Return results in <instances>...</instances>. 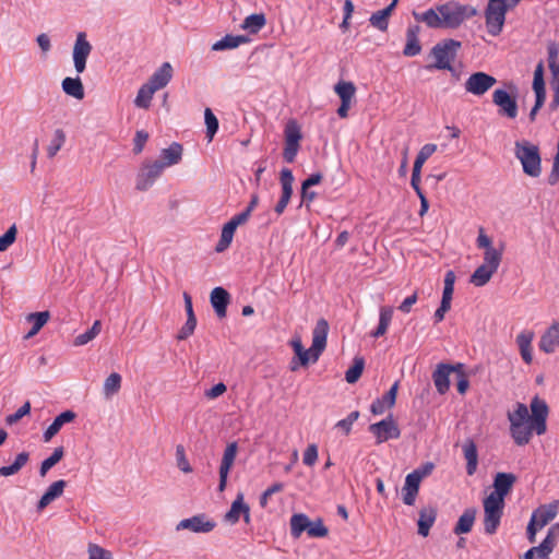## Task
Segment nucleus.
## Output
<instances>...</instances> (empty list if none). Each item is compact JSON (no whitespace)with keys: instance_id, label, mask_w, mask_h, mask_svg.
I'll return each mask as SVG.
<instances>
[{"instance_id":"obj_1","label":"nucleus","mask_w":559,"mask_h":559,"mask_svg":"<svg viewBox=\"0 0 559 559\" xmlns=\"http://www.w3.org/2000/svg\"><path fill=\"white\" fill-rule=\"evenodd\" d=\"M477 11L472 5L462 4L457 1H448L438 4L425 12H413L417 22L425 23L430 28H457L466 20L476 15Z\"/></svg>"},{"instance_id":"obj_2","label":"nucleus","mask_w":559,"mask_h":559,"mask_svg":"<svg viewBox=\"0 0 559 559\" xmlns=\"http://www.w3.org/2000/svg\"><path fill=\"white\" fill-rule=\"evenodd\" d=\"M532 416L527 424L510 425V432L518 445H525L530 442L533 431L538 436L547 430L546 419L548 416V406L546 402L535 396L531 402Z\"/></svg>"},{"instance_id":"obj_3","label":"nucleus","mask_w":559,"mask_h":559,"mask_svg":"<svg viewBox=\"0 0 559 559\" xmlns=\"http://www.w3.org/2000/svg\"><path fill=\"white\" fill-rule=\"evenodd\" d=\"M329 333V323L325 319H319L312 331V345L305 349L300 337L290 341V345L298 357L300 365L306 366L310 360L316 362L321 353L325 349Z\"/></svg>"},{"instance_id":"obj_4","label":"nucleus","mask_w":559,"mask_h":559,"mask_svg":"<svg viewBox=\"0 0 559 559\" xmlns=\"http://www.w3.org/2000/svg\"><path fill=\"white\" fill-rule=\"evenodd\" d=\"M461 47V41L452 38L439 41L430 50V57L435 59V62L426 68L428 70L437 69L453 72L452 63L456 59Z\"/></svg>"},{"instance_id":"obj_5","label":"nucleus","mask_w":559,"mask_h":559,"mask_svg":"<svg viewBox=\"0 0 559 559\" xmlns=\"http://www.w3.org/2000/svg\"><path fill=\"white\" fill-rule=\"evenodd\" d=\"M515 157L521 162L525 175L533 178L542 174V158L537 145L528 141H516L514 145Z\"/></svg>"},{"instance_id":"obj_6","label":"nucleus","mask_w":559,"mask_h":559,"mask_svg":"<svg viewBox=\"0 0 559 559\" xmlns=\"http://www.w3.org/2000/svg\"><path fill=\"white\" fill-rule=\"evenodd\" d=\"M513 4L504 0H489L486 11V27L487 32L492 36H498L503 28L506 14Z\"/></svg>"},{"instance_id":"obj_7","label":"nucleus","mask_w":559,"mask_h":559,"mask_svg":"<svg viewBox=\"0 0 559 559\" xmlns=\"http://www.w3.org/2000/svg\"><path fill=\"white\" fill-rule=\"evenodd\" d=\"M504 500L488 495L484 499V528L486 534L492 535L497 532L503 515Z\"/></svg>"},{"instance_id":"obj_8","label":"nucleus","mask_w":559,"mask_h":559,"mask_svg":"<svg viewBox=\"0 0 559 559\" xmlns=\"http://www.w3.org/2000/svg\"><path fill=\"white\" fill-rule=\"evenodd\" d=\"M369 431L376 437L377 443L379 444L390 439H397L401 436V430L392 415H389L378 423L371 424Z\"/></svg>"},{"instance_id":"obj_9","label":"nucleus","mask_w":559,"mask_h":559,"mask_svg":"<svg viewBox=\"0 0 559 559\" xmlns=\"http://www.w3.org/2000/svg\"><path fill=\"white\" fill-rule=\"evenodd\" d=\"M476 245L479 249H485L484 264L490 265L498 270L502 259L503 246L500 249L492 247V240L485 234V229L483 227H479L478 229Z\"/></svg>"},{"instance_id":"obj_10","label":"nucleus","mask_w":559,"mask_h":559,"mask_svg":"<svg viewBox=\"0 0 559 559\" xmlns=\"http://www.w3.org/2000/svg\"><path fill=\"white\" fill-rule=\"evenodd\" d=\"M497 80L495 76L486 72H475L468 76L464 87L465 91L475 96H483L486 94L495 84Z\"/></svg>"},{"instance_id":"obj_11","label":"nucleus","mask_w":559,"mask_h":559,"mask_svg":"<svg viewBox=\"0 0 559 559\" xmlns=\"http://www.w3.org/2000/svg\"><path fill=\"white\" fill-rule=\"evenodd\" d=\"M216 527L215 521L207 518L206 514L200 513L188 519L181 520L176 525V531L188 530L192 533H210Z\"/></svg>"},{"instance_id":"obj_12","label":"nucleus","mask_w":559,"mask_h":559,"mask_svg":"<svg viewBox=\"0 0 559 559\" xmlns=\"http://www.w3.org/2000/svg\"><path fill=\"white\" fill-rule=\"evenodd\" d=\"M92 51V45L86 39V34L80 32L73 46V63L78 73H83L86 69V61Z\"/></svg>"},{"instance_id":"obj_13","label":"nucleus","mask_w":559,"mask_h":559,"mask_svg":"<svg viewBox=\"0 0 559 559\" xmlns=\"http://www.w3.org/2000/svg\"><path fill=\"white\" fill-rule=\"evenodd\" d=\"M492 103L499 107V114L514 119L518 116L516 97L511 96L506 90L498 88L492 93Z\"/></svg>"},{"instance_id":"obj_14","label":"nucleus","mask_w":559,"mask_h":559,"mask_svg":"<svg viewBox=\"0 0 559 559\" xmlns=\"http://www.w3.org/2000/svg\"><path fill=\"white\" fill-rule=\"evenodd\" d=\"M334 92L341 98V105L337 109V115L341 118H346L356 94V86L353 82L340 81L337 84H335Z\"/></svg>"},{"instance_id":"obj_15","label":"nucleus","mask_w":559,"mask_h":559,"mask_svg":"<svg viewBox=\"0 0 559 559\" xmlns=\"http://www.w3.org/2000/svg\"><path fill=\"white\" fill-rule=\"evenodd\" d=\"M163 170L164 168L159 160L145 164L136 177V189L140 191L147 190L162 175Z\"/></svg>"},{"instance_id":"obj_16","label":"nucleus","mask_w":559,"mask_h":559,"mask_svg":"<svg viewBox=\"0 0 559 559\" xmlns=\"http://www.w3.org/2000/svg\"><path fill=\"white\" fill-rule=\"evenodd\" d=\"M463 367V364H439L437 366L436 370L432 373V380L438 393L444 394L445 392H448L450 388V374L455 371H461Z\"/></svg>"},{"instance_id":"obj_17","label":"nucleus","mask_w":559,"mask_h":559,"mask_svg":"<svg viewBox=\"0 0 559 559\" xmlns=\"http://www.w3.org/2000/svg\"><path fill=\"white\" fill-rule=\"evenodd\" d=\"M425 477V473L413 471L405 478V484L402 488V499L406 506H414L416 497L419 491V486Z\"/></svg>"},{"instance_id":"obj_18","label":"nucleus","mask_w":559,"mask_h":559,"mask_svg":"<svg viewBox=\"0 0 559 559\" xmlns=\"http://www.w3.org/2000/svg\"><path fill=\"white\" fill-rule=\"evenodd\" d=\"M238 445L236 442L229 443L223 454V459L219 466V484L218 490L222 492L226 488L227 477L229 471L235 462L237 455Z\"/></svg>"},{"instance_id":"obj_19","label":"nucleus","mask_w":559,"mask_h":559,"mask_svg":"<svg viewBox=\"0 0 559 559\" xmlns=\"http://www.w3.org/2000/svg\"><path fill=\"white\" fill-rule=\"evenodd\" d=\"M558 510L559 500L552 501L548 504H542L533 511L531 521L543 528L556 518Z\"/></svg>"},{"instance_id":"obj_20","label":"nucleus","mask_w":559,"mask_h":559,"mask_svg":"<svg viewBox=\"0 0 559 559\" xmlns=\"http://www.w3.org/2000/svg\"><path fill=\"white\" fill-rule=\"evenodd\" d=\"M516 481V476L512 473H497L493 478V491L489 495L504 500L506 496L511 491Z\"/></svg>"},{"instance_id":"obj_21","label":"nucleus","mask_w":559,"mask_h":559,"mask_svg":"<svg viewBox=\"0 0 559 559\" xmlns=\"http://www.w3.org/2000/svg\"><path fill=\"white\" fill-rule=\"evenodd\" d=\"M211 305L218 318H225L230 302L229 293L223 287H215L210 295Z\"/></svg>"},{"instance_id":"obj_22","label":"nucleus","mask_w":559,"mask_h":559,"mask_svg":"<svg viewBox=\"0 0 559 559\" xmlns=\"http://www.w3.org/2000/svg\"><path fill=\"white\" fill-rule=\"evenodd\" d=\"M437 508L433 506L423 507L419 510V518L417 521L418 534L423 537L429 535L430 528L433 526L437 519Z\"/></svg>"},{"instance_id":"obj_23","label":"nucleus","mask_w":559,"mask_h":559,"mask_svg":"<svg viewBox=\"0 0 559 559\" xmlns=\"http://www.w3.org/2000/svg\"><path fill=\"white\" fill-rule=\"evenodd\" d=\"M173 78V67L169 62H164L146 82L155 91L164 88Z\"/></svg>"},{"instance_id":"obj_24","label":"nucleus","mask_w":559,"mask_h":559,"mask_svg":"<svg viewBox=\"0 0 559 559\" xmlns=\"http://www.w3.org/2000/svg\"><path fill=\"white\" fill-rule=\"evenodd\" d=\"M399 390V382H395L390 390L381 397L372 402L370 411L373 415H381L386 408L394 406L396 394Z\"/></svg>"},{"instance_id":"obj_25","label":"nucleus","mask_w":559,"mask_h":559,"mask_svg":"<svg viewBox=\"0 0 559 559\" xmlns=\"http://www.w3.org/2000/svg\"><path fill=\"white\" fill-rule=\"evenodd\" d=\"M76 417L73 411H64L59 414L53 421L44 431L43 438L45 442L50 441L62 428L63 425L72 423Z\"/></svg>"},{"instance_id":"obj_26","label":"nucleus","mask_w":559,"mask_h":559,"mask_svg":"<svg viewBox=\"0 0 559 559\" xmlns=\"http://www.w3.org/2000/svg\"><path fill=\"white\" fill-rule=\"evenodd\" d=\"M67 487V481L63 479L53 481L45 491V493L40 497L37 502V510L41 511L46 507H48L52 501L62 496L64 488Z\"/></svg>"},{"instance_id":"obj_27","label":"nucleus","mask_w":559,"mask_h":559,"mask_svg":"<svg viewBox=\"0 0 559 559\" xmlns=\"http://www.w3.org/2000/svg\"><path fill=\"white\" fill-rule=\"evenodd\" d=\"M420 33L419 25H411L406 32V45L404 47L403 53L406 57H414L420 53L421 45L418 39V35Z\"/></svg>"},{"instance_id":"obj_28","label":"nucleus","mask_w":559,"mask_h":559,"mask_svg":"<svg viewBox=\"0 0 559 559\" xmlns=\"http://www.w3.org/2000/svg\"><path fill=\"white\" fill-rule=\"evenodd\" d=\"M559 347V324L554 323L546 333L540 337L539 348L551 354Z\"/></svg>"},{"instance_id":"obj_29","label":"nucleus","mask_w":559,"mask_h":559,"mask_svg":"<svg viewBox=\"0 0 559 559\" xmlns=\"http://www.w3.org/2000/svg\"><path fill=\"white\" fill-rule=\"evenodd\" d=\"M61 87L64 94L78 100H82L85 96L84 85L82 80L76 78L67 76L61 82Z\"/></svg>"},{"instance_id":"obj_30","label":"nucleus","mask_w":559,"mask_h":559,"mask_svg":"<svg viewBox=\"0 0 559 559\" xmlns=\"http://www.w3.org/2000/svg\"><path fill=\"white\" fill-rule=\"evenodd\" d=\"M476 513L477 511L475 508L465 509L462 515L459 518L455 526L453 527V533L455 535L469 533L475 523Z\"/></svg>"},{"instance_id":"obj_31","label":"nucleus","mask_w":559,"mask_h":559,"mask_svg":"<svg viewBox=\"0 0 559 559\" xmlns=\"http://www.w3.org/2000/svg\"><path fill=\"white\" fill-rule=\"evenodd\" d=\"M247 506L243 500V493L239 492L231 502L230 509L225 513L224 521L230 525L238 523Z\"/></svg>"},{"instance_id":"obj_32","label":"nucleus","mask_w":559,"mask_h":559,"mask_svg":"<svg viewBox=\"0 0 559 559\" xmlns=\"http://www.w3.org/2000/svg\"><path fill=\"white\" fill-rule=\"evenodd\" d=\"M463 453L466 460V473L472 476L475 474L478 465L477 447L472 439H467L463 444Z\"/></svg>"},{"instance_id":"obj_33","label":"nucleus","mask_w":559,"mask_h":559,"mask_svg":"<svg viewBox=\"0 0 559 559\" xmlns=\"http://www.w3.org/2000/svg\"><path fill=\"white\" fill-rule=\"evenodd\" d=\"M182 157L181 144L174 142L169 147L163 148L160 152V164L163 168L178 164Z\"/></svg>"},{"instance_id":"obj_34","label":"nucleus","mask_w":559,"mask_h":559,"mask_svg":"<svg viewBox=\"0 0 559 559\" xmlns=\"http://www.w3.org/2000/svg\"><path fill=\"white\" fill-rule=\"evenodd\" d=\"M250 39L245 35H226L222 39L215 41L212 45L213 51H222L227 49H234L239 47L241 44L248 43Z\"/></svg>"},{"instance_id":"obj_35","label":"nucleus","mask_w":559,"mask_h":559,"mask_svg":"<svg viewBox=\"0 0 559 559\" xmlns=\"http://www.w3.org/2000/svg\"><path fill=\"white\" fill-rule=\"evenodd\" d=\"M29 461V453L26 451L20 452L12 464L0 467V476L9 477L17 474Z\"/></svg>"},{"instance_id":"obj_36","label":"nucleus","mask_w":559,"mask_h":559,"mask_svg":"<svg viewBox=\"0 0 559 559\" xmlns=\"http://www.w3.org/2000/svg\"><path fill=\"white\" fill-rule=\"evenodd\" d=\"M496 272H497L496 267H492L490 265H487V264L483 263L472 274L471 282L475 286L481 287V286L486 285L490 281V278L492 277V275Z\"/></svg>"},{"instance_id":"obj_37","label":"nucleus","mask_w":559,"mask_h":559,"mask_svg":"<svg viewBox=\"0 0 559 559\" xmlns=\"http://www.w3.org/2000/svg\"><path fill=\"white\" fill-rule=\"evenodd\" d=\"M533 337L534 334L532 332H522L516 336V344L520 348L521 356L526 364H531L533 359L531 347Z\"/></svg>"},{"instance_id":"obj_38","label":"nucleus","mask_w":559,"mask_h":559,"mask_svg":"<svg viewBox=\"0 0 559 559\" xmlns=\"http://www.w3.org/2000/svg\"><path fill=\"white\" fill-rule=\"evenodd\" d=\"M266 24V19L263 13H253L248 15L240 27L250 34L259 33Z\"/></svg>"},{"instance_id":"obj_39","label":"nucleus","mask_w":559,"mask_h":559,"mask_svg":"<svg viewBox=\"0 0 559 559\" xmlns=\"http://www.w3.org/2000/svg\"><path fill=\"white\" fill-rule=\"evenodd\" d=\"M392 317H393V308L392 307H381L380 313H379L378 328L376 329V331H373L371 333V335L376 338L383 336L388 331V328L391 323Z\"/></svg>"},{"instance_id":"obj_40","label":"nucleus","mask_w":559,"mask_h":559,"mask_svg":"<svg viewBox=\"0 0 559 559\" xmlns=\"http://www.w3.org/2000/svg\"><path fill=\"white\" fill-rule=\"evenodd\" d=\"M392 7H386L371 14L370 24L381 32H385L389 26V17L392 14Z\"/></svg>"},{"instance_id":"obj_41","label":"nucleus","mask_w":559,"mask_h":559,"mask_svg":"<svg viewBox=\"0 0 559 559\" xmlns=\"http://www.w3.org/2000/svg\"><path fill=\"white\" fill-rule=\"evenodd\" d=\"M156 91L151 87L148 84H143L135 96L134 105L138 108L148 109L151 106V100Z\"/></svg>"},{"instance_id":"obj_42","label":"nucleus","mask_w":559,"mask_h":559,"mask_svg":"<svg viewBox=\"0 0 559 559\" xmlns=\"http://www.w3.org/2000/svg\"><path fill=\"white\" fill-rule=\"evenodd\" d=\"M533 90L536 98L546 99L545 81H544V64L539 62L534 71Z\"/></svg>"},{"instance_id":"obj_43","label":"nucleus","mask_w":559,"mask_h":559,"mask_svg":"<svg viewBox=\"0 0 559 559\" xmlns=\"http://www.w3.org/2000/svg\"><path fill=\"white\" fill-rule=\"evenodd\" d=\"M548 51V67L554 76V81L559 80V48L556 43H549L547 46Z\"/></svg>"},{"instance_id":"obj_44","label":"nucleus","mask_w":559,"mask_h":559,"mask_svg":"<svg viewBox=\"0 0 559 559\" xmlns=\"http://www.w3.org/2000/svg\"><path fill=\"white\" fill-rule=\"evenodd\" d=\"M309 526V518L306 514L298 513L290 518V534L298 538L302 532L307 531Z\"/></svg>"},{"instance_id":"obj_45","label":"nucleus","mask_w":559,"mask_h":559,"mask_svg":"<svg viewBox=\"0 0 559 559\" xmlns=\"http://www.w3.org/2000/svg\"><path fill=\"white\" fill-rule=\"evenodd\" d=\"M64 455L63 447H58L53 450L51 455L45 459L39 467V475L45 477L50 468H52L57 463H59Z\"/></svg>"},{"instance_id":"obj_46","label":"nucleus","mask_w":559,"mask_h":559,"mask_svg":"<svg viewBox=\"0 0 559 559\" xmlns=\"http://www.w3.org/2000/svg\"><path fill=\"white\" fill-rule=\"evenodd\" d=\"M121 388V376L117 372L110 373L103 385L104 395L109 399L117 394Z\"/></svg>"},{"instance_id":"obj_47","label":"nucleus","mask_w":559,"mask_h":559,"mask_svg":"<svg viewBox=\"0 0 559 559\" xmlns=\"http://www.w3.org/2000/svg\"><path fill=\"white\" fill-rule=\"evenodd\" d=\"M531 416L528 415V409L523 403H518L515 409L508 413L510 425L527 424Z\"/></svg>"},{"instance_id":"obj_48","label":"nucleus","mask_w":559,"mask_h":559,"mask_svg":"<svg viewBox=\"0 0 559 559\" xmlns=\"http://www.w3.org/2000/svg\"><path fill=\"white\" fill-rule=\"evenodd\" d=\"M100 330H102V323L99 320H96L90 330H87L86 332H84L82 334H79L74 338L73 344L75 346H83V345L90 343L100 333Z\"/></svg>"},{"instance_id":"obj_49","label":"nucleus","mask_w":559,"mask_h":559,"mask_svg":"<svg viewBox=\"0 0 559 559\" xmlns=\"http://www.w3.org/2000/svg\"><path fill=\"white\" fill-rule=\"evenodd\" d=\"M281 186H282V195L284 198L290 199L293 194V183H294V175L289 168H283L281 171Z\"/></svg>"},{"instance_id":"obj_50","label":"nucleus","mask_w":559,"mask_h":559,"mask_svg":"<svg viewBox=\"0 0 559 559\" xmlns=\"http://www.w3.org/2000/svg\"><path fill=\"white\" fill-rule=\"evenodd\" d=\"M364 358L355 357L353 366L345 373V380L350 384L357 382L364 371Z\"/></svg>"},{"instance_id":"obj_51","label":"nucleus","mask_w":559,"mask_h":559,"mask_svg":"<svg viewBox=\"0 0 559 559\" xmlns=\"http://www.w3.org/2000/svg\"><path fill=\"white\" fill-rule=\"evenodd\" d=\"M301 130L296 120H289L285 127V142L299 144Z\"/></svg>"},{"instance_id":"obj_52","label":"nucleus","mask_w":559,"mask_h":559,"mask_svg":"<svg viewBox=\"0 0 559 559\" xmlns=\"http://www.w3.org/2000/svg\"><path fill=\"white\" fill-rule=\"evenodd\" d=\"M204 120L206 126V138L211 142L218 130V120L210 108L204 110Z\"/></svg>"},{"instance_id":"obj_53","label":"nucleus","mask_w":559,"mask_h":559,"mask_svg":"<svg viewBox=\"0 0 559 559\" xmlns=\"http://www.w3.org/2000/svg\"><path fill=\"white\" fill-rule=\"evenodd\" d=\"M66 142V134L63 130L57 129L53 134V139L47 147V154L49 158H52Z\"/></svg>"},{"instance_id":"obj_54","label":"nucleus","mask_w":559,"mask_h":559,"mask_svg":"<svg viewBox=\"0 0 559 559\" xmlns=\"http://www.w3.org/2000/svg\"><path fill=\"white\" fill-rule=\"evenodd\" d=\"M437 151V145L436 144H432V143H429V144H425L418 152L416 158H415V162H414V166L413 167H417L421 170L423 168V165L425 164V162Z\"/></svg>"},{"instance_id":"obj_55","label":"nucleus","mask_w":559,"mask_h":559,"mask_svg":"<svg viewBox=\"0 0 559 559\" xmlns=\"http://www.w3.org/2000/svg\"><path fill=\"white\" fill-rule=\"evenodd\" d=\"M16 235L17 227L15 224H13L2 236H0V252L5 251L10 246L14 243Z\"/></svg>"},{"instance_id":"obj_56","label":"nucleus","mask_w":559,"mask_h":559,"mask_svg":"<svg viewBox=\"0 0 559 559\" xmlns=\"http://www.w3.org/2000/svg\"><path fill=\"white\" fill-rule=\"evenodd\" d=\"M556 545L557 544L552 543L551 540L544 538L538 546L532 548L537 554L539 559H549V556L555 549Z\"/></svg>"},{"instance_id":"obj_57","label":"nucleus","mask_w":559,"mask_h":559,"mask_svg":"<svg viewBox=\"0 0 559 559\" xmlns=\"http://www.w3.org/2000/svg\"><path fill=\"white\" fill-rule=\"evenodd\" d=\"M49 311L33 312L26 317V320L33 324L36 330H40L49 320Z\"/></svg>"},{"instance_id":"obj_58","label":"nucleus","mask_w":559,"mask_h":559,"mask_svg":"<svg viewBox=\"0 0 559 559\" xmlns=\"http://www.w3.org/2000/svg\"><path fill=\"white\" fill-rule=\"evenodd\" d=\"M307 534L310 537H325L329 534V530L324 526L322 520L318 519L314 522L309 521Z\"/></svg>"},{"instance_id":"obj_59","label":"nucleus","mask_w":559,"mask_h":559,"mask_svg":"<svg viewBox=\"0 0 559 559\" xmlns=\"http://www.w3.org/2000/svg\"><path fill=\"white\" fill-rule=\"evenodd\" d=\"M176 460H177V465L180 468V471H182L183 473L192 472V467L190 466V464L186 457L185 448L181 444L177 445V448H176Z\"/></svg>"},{"instance_id":"obj_60","label":"nucleus","mask_w":559,"mask_h":559,"mask_svg":"<svg viewBox=\"0 0 559 559\" xmlns=\"http://www.w3.org/2000/svg\"><path fill=\"white\" fill-rule=\"evenodd\" d=\"M31 412V403L25 402L14 414L7 416L5 423L8 425H14L24 416L28 415Z\"/></svg>"},{"instance_id":"obj_61","label":"nucleus","mask_w":559,"mask_h":559,"mask_svg":"<svg viewBox=\"0 0 559 559\" xmlns=\"http://www.w3.org/2000/svg\"><path fill=\"white\" fill-rule=\"evenodd\" d=\"M359 418V412H352L346 418L341 419L336 423L335 427L342 429L346 435L352 430L353 424Z\"/></svg>"},{"instance_id":"obj_62","label":"nucleus","mask_w":559,"mask_h":559,"mask_svg":"<svg viewBox=\"0 0 559 559\" xmlns=\"http://www.w3.org/2000/svg\"><path fill=\"white\" fill-rule=\"evenodd\" d=\"M197 326V318H187L185 325L178 332L177 338L179 341L187 340L193 334Z\"/></svg>"},{"instance_id":"obj_63","label":"nucleus","mask_w":559,"mask_h":559,"mask_svg":"<svg viewBox=\"0 0 559 559\" xmlns=\"http://www.w3.org/2000/svg\"><path fill=\"white\" fill-rule=\"evenodd\" d=\"M283 489H284V485L282 483H274L266 490H264L263 493L261 495L260 506L262 508H265L267 506L269 498L272 497V495L282 491Z\"/></svg>"},{"instance_id":"obj_64","label":"nucleus","mask_w":559,"mask_h":559,"mask_svg":"<svg viewBox=\"0 0 559 559\" xmlns=\"http://www.w3.org/2000/svg\"><path fill=\"white\" fill-rule=\"evenodd\" d=\"M88 555V559H110V554L97 545L90 546Z\"/></svg>"}]
</instances>
